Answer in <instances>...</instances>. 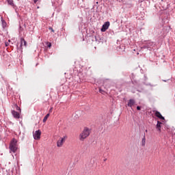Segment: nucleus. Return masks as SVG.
<instances>
[{
	"mask_svg": "<svg viewBox=\"0 0 175 175\" xmlns=\"http://www.w3.org/2000/svg\"><path fill=\"white\" fill-rule=\"evenodd\" d=\"M90 133L91 131H90V129L85 127L82 132L79 134V139L80 142H84V140H85V139L90 136Z\"/></svg>",
	"mask_w": 175,
	"mask_h": 175,
	"instance_id": "f257e3e1",
	"label": "nucleus"
},
{
	"mask_svg": "<svg viewBox=\"0 0 175 175\" xmlns=\"http://www.w3.org/2000/svg\"><path fill=\"white\" fill-rule=\"evenodd\" d=\"M10 150L12 152H16L17 151V139H12L10 144Z\"/></svg>",
	"mask_w": 175,
	"mask_h": 175,
	"instance_id": "f03ea898",
	"label": "nucleus"
},
{
	"mask_svg": "<svg viewBox=\"0 0 175 175\" xmlns=\"http://www.w3.org/2000/svg\"><path fill=\"white\" fill-rule=\"evenodd\" d=\"M66 139H68V136L66 135L63 137H60L57 142V147H62V146H64V143L66 142Z\"/></svg>",
	"mask_w": 175,
	"mask_h": 175,
	"instance_id": "7ed1b4c3",
	"label": "nucleus"
},
{
	"mask_svg": "<svg viewBox=\"0 0 175 175\" xmlns=\"http://www.w3.org/2000/svg\"><path fill=\"white\" fill-rule=\"evenodd\" d=\"M41 135H42V131H40V130H38L33 133V137L35 140H40Z\"/></svg>",
	"mask_w": 175,
	"mask_h": 175,
	"instance_id": "20e7f679",
	"label": "nucleus"
},
{
	"mask_svg": "<svg viewBox=\"0 0 175 175\" xmlns=\"http://www.w3.org/2000/svg\"><path fill=\"white\" fill-rule=\"evenodd\" d=\"M110 27V22H105L101 28V32H106L109 27Z\"/></svg>",
	"mask_w": 175,
	"mask_h": 175,
	"instance_id": "39448f33",
	"label": "nucleus"
},
{
	"mask_svg": "<svg viewBox=\"0 0 175 175\" xmlns=\"http://www.w3.org/2000/svg\"><path fill=\"white\" fill-rule=\"evenodd\" d=\"M154 116H156V117H157L158 118H160V120H165V118L162 116V114H161V112L158 111H156L154 112Z\"/></svg>",
	"mask_w": 175,
	"mask_h": 175,
	"instance_id": "423d86ee",
	"label": "nucleus"
},
{
	"mask_svg": "<svg viewBox=\"0 0 175 175\" xmlns=\"http://www.w3.org/2000/svg\"><path fill=\"white\" fill-rule=\"evenodd\" d=\"M12 114L14 118H20V113L14 110L12 111Z\"/></svg>",
	"mask_w": 175,
	"mask_h": 175,
	"instance_id": "0eeeda50",
	"label": "nucleus"
},
{
	"mask_svg": "<svg viewBox=\"0 0 175 175\" xmlns=\"http://www.w3.org/2000/svg\"><path fill=\"white\" fill-rule=\"evenodd\" d=\"M133 105H135V100L130 99L128 102L127 106H129V107H132Z\"/></svg>",
	"mask_w": 175,
	"mask_h": 175,
	"instance_id": "6e6552de",
	"label": "nucleus"
},
{
	"mask_svg": "<svg viewBox=\"0 0 175 175\" xmlns=\"http://www.w3.org/2000/svg\"><path fill=\"white\" fill-rule=\"evenodd\" d=\"M23 46L27 47V41L24 38L21 39V46L23 47Z\"/></svg>",
	"mask_w": 175,
	"mask_h": 175,
	"instance_id": "1a4fd4ad",
	"label": "nucleus"
},
{
	"mask_svg": "<svg viewBox=\"0 0 175 175\" xmlns=\"http://www.w3.org/2000/svg\"><path fill=\"white\" fill-rule=\"evenodd\" d=\"M161 125H162V122L157 121L156 128L159 131V132H161Z\"/></svg>",
	"mask_w": 175,
	"mask_h": 175,
	"instance_id": "9d476101",
	"label": "nucleus"
},
{
	"mask_svg": "<svg viewBox=\"0 0 175 175\" xmlns=\"http://www.w3.org/2000/svg\"><path fill=\"white\" fill-rule=\"evenodd\" d=\"M49 117H50V113H47V114L44 116V119H43V122H46V121H47V119L49 118Z\"/></svg>",
	"mask_w": 175,
	"mask_h": 175,
	"instance_id": "9b49d317",
	"label": "nucleus"
},
{
	"mask_svg": "<svg viewBox=\"0 0 175 175\" xmlns=\"http://www.w3.org/2000/svg\"><path fill=\"white\" fill-rule=\"evenodd\" d=\"M142 146H146V136H144V138L142 140Z\"/></svg>",
	"mask_w": 175,
	"mask_h": 175,
	"instance_id": "f8f14e48",
	"label": "nucleus"
},
{
	"mask_svg": "<svg viewBox=\"0 0 175 175\" xmlns=\"http://www.w3.org/2000/svg\"><path fill=\"white\" fill-rule=\"evenodd\" d=\"M8 4L10 5L11 6H13V5H14V3H13V0H8Z\"/></svg>",
	"mask_w": 175,
	"mask_h": 175,
	"instance_id": "ddd939ff",
	"label": "nucleus"
},
{
	"mask_svg": "<svg viewBox=\"0 0 175 175\" xmlns=\"http://www.w3.org/2000/svg\"><path fill=\"white\" fill-rule=\"evenodd\" d=\"M16 110L21 111V109L20 108V107H18V105H16Z\"/></svg>",
	"mask_w": 175,
	"mask_h": 175,
	"instance_id": "4468645a",
	"label": "nucleus"
},
{
	"mask_svg": "<svg viewBox=\"0 0 175 175\" xmlns=\"http://www.w3.org/2000/svg\"><path fill=\"white\" fill-rule=\"evenodd\" d=\"M2 25L3 27H6V22L3 21Z\"/></svg>",
	"mask_w": 175,
	"mask_h": 175,
	"instance_id": "2eb2a0df",
	"label": "nucleus"
},
{
	"mask_svg": "<svg viewBox=\"0 0 175 175\" xmlns=\"http://www.w3.org/2000/svg\"><path fill=\"white\" fill-rule=\"evenodd\" d=\"M99 92H100V94H103L105 91H103L102 89H99Z\"/></svg>",
	"mask_w": 175,
	"mask_h": 175,
	"instance_id": "dca6fc26",
	"label": "nucleus"
},
{
	"mask_svg": "<svg viewBox=\"0 0 175 175\" xmlns=\"http://www.w3.org/2000/svg\"><path fill=\"white\" fill-rule=\"evenodd\" d=\"M49 29H50V31H51V32H55L54 29H53V27H49Z\"/></svg>",
	"mask_w": 175,
	"mask_h": 175,
	"instance_id": "f3484780",
	"label": "nucleus"
},
{
	"mask_svg": "<svg viewBox=\"0 0 175 175\" xmlns=\"http://www.w3.org/2000/svg\"><path fill=\"white\" fill-rule=\"evenodd\" d=\"M137 110H141L140 106H137Z\"/></svg>",
	"mask_w": 175,
	"mask_h": 175,
	"instance_id": "a211bd4d",
	"label": "nucleus"
},
{
	"mask_svg": "<svg viewBox=\"0 0 175 175\" xmlns=\"http://www.w3.org/2000/svg\"><path fill=\"white\" fill-rule=\"evenodd\" d=\"M51 111H53V107H51V108L49 109V113H51Z\"/></svg>",
	"mask_w": 175,
	"mask_h": 175,
	"instance_id": "6ab92c4d",
	"label": "nucleus"
},
{
	"mask_svg": "<svg viewBox=\"0 0 175 175\" xmlns=\"http://www.w3.org/2000/svg\"><path fill=\"white\" fill-rule=\"evenodd\" d=\"M51 43H49L48 47H51Z\"/></svg>",
	"mask_w": 175,
	"mask_h": 175,
	"instance_id": "aec40b11",
	"label": "nucleus"
},
{
	"mask_svg": "<svg viewBox=\"0 0 175 175\" xmlns=\"http://www.w3.org/2000/svg\"><path fill=\"white\" fill-rule=\"evenodd\" d=\"M38 1H39V0H33L34 3H36V2H38Z\"/></svg>",
	"mask_w": 175,
	"mask_h": 175,
	"instance_id": "412c9836",
	"label": "nucleus"
},
{
	"mask_svg": "<svg viewBox=\"0 0 175 175\" xmlns=\"http://www.w3.org/2000/svg\"><path fill=\"white\" fill-rule=\"evenodd\" d=\"M146 132H147V130H146Z\"/></svg>",
	"mask_w": 175,
	"mask_h": 175,
	"instance_id": "4be33fe9",
	"label": "nucleus"
}]
</instances>
